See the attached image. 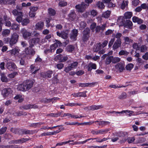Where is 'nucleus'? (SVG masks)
<instances>
[{"mask_svg": "<svg viewBox=\"0 0 148 148\" xmlns=\"http://www.w3.org/2000/svg\"><path fill=\"white\" fill-rule=\"evenodd\" d=\"M33 82L32 81H27L18 86L17 89L20 91H25L30 89L33 86Z\"/></svg>", "mask_w": 148, "mask_h": 148, "instance_id": "obj_1", "label": "nucleus"}, {"mask_svg": "<svg viewBox=\"0 0 148 148\" xmlns=\"http://www.w3.org/2000/svg\"><path fill=\"white\" fill-rule=\"evenodd\" d=\"M18 37L19 35L16 33H14L12 34L9 41V44L10 47H12L18 41Z\"/></svg>", "mask_w": 148, "mask_h": 148, "instance_id": "obj_2", "label": "nucleus"}, {"mask_svg": "<svg viewBox=\"0 0 148 148\" xmlns=\"http://www.w3.org/2000/svg\"><path fill=\"white\" fill-rule=\"evenodd\" d=\"M88 6V5L86 4L85 3L82 2L80 4L76 5L75 8L78 12H83L85 10L86 8Z\"/></svg>", "mask_w": 148, "mask_h": 148, "instance_id": "obj_3", "label": "nucleus"}, {"mask_svg": "<svg viewBox=\"0 0 148 148\" xmlns=\"http://www.w3.org/2000/svg\"><path fill=\"white\" fill-rule=\"evenodd\" d=\"M20 51V49L18 47H16L11 50L8 51L12 56H14L16 57L18 56L19 58H21L22 57V54L21 53L20 55H19Z\"/></svg>", "mask_w": 148, "mask_h": 148, "instance_id": "obj_4", "label": "nucleus"}, {"mask_svg": "<svg viewBox=\"0 0 148 148\" xmlns=\"http://www.w3.org/2000/svg\"><path fill=\"white\" fill-rule=\"evenodd\" d=\"M110 130V129H102L97 130H92L91 131V133L94 135L102 134L106 133Z\"/></svg>", "mask_w": 148, "mask_h": 148, "instance_id": "obj_5", "label": "nucleus"}, {"mask_svg": "<svg viewBox=\"0 0 148 148\" xmlns=\"http://www.w3.org/2000/svg\"><path fill=\"white\" fill-rule=\"evenodd\" d=\"M21 32L23 34V37L25 39H28L32 35L31 32H28L24 28L21 29Z\"/></svg>", "mask_w": 148, "mask_h": 148, "instance_id": "obj_6", "label": "nucleus"}, {"mask_svg": "<svg viewBox=\"0 0 148 148\" xmlns=\"http://www.w3.org/2000/svg\"><path fill=\"white\" fill-rule=\"evenodd\" d=\"M12 92L11 88H7L3 89L2 91V94L5 98L7 97L9 95H11Z\"/></svg>", "mask_w": 148, "mask_h": 148, "instance_id": "obj_7", "label": "nucleus"}, {"mask_svg": "<svg viewBox=\"0 0 148 148\" xmlns=\"http://www.w3.org/2000/svg\"><path fill=\"white\" fill-rule=\"evenodd\" d=\"M68 33L69 31L68 30L62 31L61 32H56L57 36L65 39L67 38L68 37Z\"/></svg>", "mask_w": 148, "mask_h": 148, "instance_id": "obj_8", "label": "nucleus"}, {"mask_svg": "<svg viewBox=\"0 0 148 148\" xmlns=\"http://www.w3.org/2000/svg\"><path fill=\"white\" fill-rule=\"evenodd\" d=\"M78 31L77 30L74 29L71 31L70 34V38L74 40L76 39V37L78 35Z\"/></svg>", "mask_w": 148, "mask_h": 148, "instance_id": "obj_9", "label": "nucleus"}, {"mask_svg": "<svg viewBox=\"0 0 148 148\" xmlns=\"http://www.w3.org/2000/svg\"><path fill=\"white\" fill-rule=\"evenodd\" d=\"M90 32V31L89 28H86L84 29L83 32V40L84 41H86L88 40L89 37Z\"/></svg>", "mask_w": 148, "mask_h": 148, "instance_id": "obj_10", "label": "nucleus"}, {"mask_svg": "<svg viewBox=\"0 0 148 148\" xmlns=\"http://www.w3.org/2000/svg\"><path fill=\"white\" fill-rule=\"evenodd\" d=\"M125 63L123 61L121 62L116 64L115 66V68L121 72L124 69Z\"/></svg>", "mask_w": 148, "mask_h": 148, "instance_id": "obj_11", "label": "nucleus"}, {"mask_svg": "<svg viewBox=\"0 0 148 148\" xmlns=\"http://www.w3.org/2000/svg\"><path fill=\"white\" fill-rule=\"evenodd\" d=\"M40 38H33L31 39L29 41V47H32L36 43L39 42Z\"/></svg>", "mask_w": 148, "mask_h": 148, "instance_id": "obj_12", "label": "nucleus"}, {"mask_svg": "<svg viewBox=\"0 0 148 148\" xmlns=\"http://www.w3.org/2000/svg\"><path fill=\"white\" fill-rule=\"evenodd\" d=\"M7 68L10 71H14L16 67L15 64L13 63L8 62L6 65Z\"/></svg>", "mask_w": 148, "mask_h": 148, "instance_id": "obj_13", "label": "nucleus"}, {"mask_svg": "<svg viewBox=\"0 0 148 148\" xmlns=\"http://www.w3.org/2000/svg\"><path fill=\"white\" fill-rule=\"evenodd\" d=\"M103 2L107 4V7L110 8H114L116 5L111 2V0H104Z\"/></svg>", "mask_w": 148, "mask_h": 148, "instance_id": "obj_14", "label": "nucleus"}, {"mask_svg": "<svg viewBox=\"0 0 148 148\" xmlns=\"http://www.w3.org/2000/svg\"><path fill=\"white\" fill-rule=\"evenodd\" d=\"M53 72L51 71H49L45 73H42L41 76L43 78H51Z\"/></svg>", "mask_w": 148, "mask_h": 148, "instance_id": "obj_15", "label": "nucleus"}, {"mask_svg": "<svg viewBox=\"0 0 148 148\" xmlns=\"http://www.w3.org/2000/svg\"><path fill=\"white\" fill-rule=\"evenodd\" d=\"M76 18V15L74 11H72L68 15V19L70 21H74Z\"/></svg>", "mask_w": 148, "mask_h": 148, "instance_id": "obj_16", "label": "nucleus"}, {"mask_svg": "<svg viewBox=\"0 0 148 148\" xmlns=\"http://www.w3.org/2000/svg\"><path fill=\"white\" fill-rule=\"evenodd\" d=\"M28 140V139L27 138H23L20 140H14L10 142V143H13V144H18V143H22L24 142H25L26 141Z\"/></svg>", "mask_w": 148, "mask_h": 148, "instance_id": "obj_17", "label": "nucleus"}, {"mask_svg": "<svg viewBox=\"0 0 148 148\" xmlns=\"http://www.w3.org/2000/svg\"><path fill=\"white\" fill-rule=\"evenodd\" d=\"M96 82L88 83H79L78 85L79 86L83 87H91L95 85Z\"/></svg>", "mask_w": 148, "mask_h": 148, "instance_id": "obj_18", "label": "nucleus"}, {"mask_svg": "<svg viewBox=\"0 0 148 148\" xmlns=\"http://www.w3.org/2000/svg\"><path fill=\"white\" fill-rule=\"evenodd\" d=\"M37 108V106L36 105H25L20 107V108L21 109H24L27 110L32 108Z\"/></svg>", "mask_w": 148, "mask_h": 148, "instance_id": "obj_19", "label": "nucleus"}, {"mask_svg": "<svg viewBox=\"0 0 148 148\" xmlns=\"http://www.w3.org/2000/svg\"><path fill=\"white\" fill-rule=\"evenodd\" d=\"M125 22V18L123 16H120L117 19V22L119 26H123Z\"/></svg>", "mask_w": 148, "mask_h": 148, "instance_id": "obj_20", "label": "nucleus"}, {"mask_svg": "<svg viewBox=\"0 0 148 148\" xmlns=\"http://www.w3.org/2000/svg\"><path fill=\"white\" fill-rule=\"evenodd\" d=\"M44 25L43 22L41 21L38 22L35 25L36 29L38 30H41L43 29Z\"/></svg>", "mask_w": 148, "mask_h": 148, "instance_id": "obj_21", "label": "nucleus"}, {"mask_svg": "<svg viewBox=\"0 0 148 148\" xmlns=\"http://www.w3.org/2000/svg\"><path fill=\"white\" fill-rule=\"evenodd\" d=\"M121 44V42L120 39H118L114 42L113 46V49H116L119 47Z\"/></svg>", "mask_w": 148, "mask_h": 148, "instance_id": "obj_22", "label": "nucleus"}, {"mask_svg": "<svg viewBox=\"0 0 148 148\" xmlns=\"http://www.w3.org/2000/svg\"><path fill=\"white\" fill-rule=\"evenodd\" d=\"M96 65L95 64L90 63L88 65V71H91L92 69H96Z\"/></svg>", "mask_w": 148, "mask_h": 148, "instance_id": "obj_23", "label": "nucleus"}, {"mask_svg": "<svg viewBox=\"0 0 148 148\" xmlns=\"http://www.w3.org/2000/svg\"><path fill=\"white\" fill-rule=\"evenodd\" d=\"M1 80L2 82H8L9 81V79L7 78L5 75L4 73H2L1 74Z\"/></svg>", "mask_w": 148, "mask_h": 148, "instance_id": "obj_24", "label": "nucleus"}, {"mask_svg": "<svg viewBox=\"0 0 148 148\" xmlns=\"http://www.w3.org/2000/svg\"><path fill=\"white\" fill-rule=\"evenodd\" d=\"M17 17L16 18V21L19 23L22 21V17L23 16V14L22 12H19L18 14L17 15Z\"/></svg>", "mask_w": 148, "mask_h": 148, "instance_id": "obj_25", "label": "nucleus"}, {"mask_svg": "<svg viewBox=\"0 0 148 148\" xmlns=\"http://www.w3.org/2000/svg\"><path fill=\"white\" fill-rule=\"evenodd\" d=\"M132 21L134 22L137 23L139 24H141L143 22L142 20L136 16H134L132 18Z\"/></svg>", "mask_w": 148, "mask_h": 148, "instance_id": "obj_26", "label": "nucleus"}, {"mask_svg": "<svg viewBox=\"0 0 148 148\" xmlns=\"http://www.w3.org/2000/svg\"><path fill=\"white\" fill-rule=\"evenodd\" d=\"M132 13L131 12H125L124 15V17L126 19H130L132 17Z\"/></svg>", "mask_w": 148, "mask_h": 148, "instance_id": "obj_27", "label": "nucleus"}, {"mask_svg": "<svg viewBox=\"0 0 148 148\" xmlns=\"http://www.w3.org/2000/svg\"><path fill=\"white\" fill-rule=\"evenodd\" d=\"M96 122L98 123V124L99 125H101L103 126L107 125H108L110 123V122L108 121H95V123H96Z\"/></svg>", "mask_w": 148, "mask_h": 148, "instance_id": "obj_28", "label": "nucleus"}, {"mask_svg": "<svg viewBox=\"0 0 148 148\" xmlns=\"http://www.w3.org/2000/svg\"><path fill=\"white\" fill-rule=\"evenodd\" d=\"M101 44L99 43L96 44L94 47L93 50L94 51L97 52L102 49Z\"/></svg>", "mask_w": 148, "mask_h": 148, "instance_id": "obj_29", "label": "nucleus"}, {"mask_svg": "<svg viewBox=\"0 0 148 148\" xmlns=\"http://www.w3.org/2000/svg\"><path fill=\"white\" fill-rule=\"evenodd\" d=\"M10 33V31L9 29H5L3 31L2 34L3 36H8Z\"/></svg>", "mask_w": 148, "mask_h": 148, "instance_id": "obj_30", "label": "nucleus"}, {"mask_svg": "<svg viewBox=\"0 0 148 148\" xmlns=\"http://www.w3.org/2000/svg\"><path fill=\"white\" fill-rule=\"evenodd\" d=\"M58 47V45L56 43L52 45L50 47V49L48 50L49 52L53 51Z\"/></svg>", "mask_w": 148, "mask_h": 148, "instance_id": "obj_31", "label": "nucleus"}, {"mask_svg": "<svg viewBox=\"0 0 148 148\" xmlns=\"http://www.w3.org/2000/svg\"><path fill=\"white\" fill-rule=\"evenodd\" d=\"M14 99H18V102H21L23 100V96L21 95H17L14 97Z\"/></svg>", "mask_w": 148, "mask_h": 148, "instance_id": "obj_32", "label": "nucleus"}, {"mask_svg": "<svg viewBox=\"0 0 148 148\" xmlns=\"http://www.w3.org/2000/svg\"><path fill=\"white\" fill-rule=\"evenodd\" d=\"M112 56H110L107 57L105 61V64L107 65L109 64L111 62H112Z\"/></svg>", "mask_w": 148, "mask_h": 148, "instance_id": "obj_33", "label": "nucleus"}, {"mask_svg": "<svg viewBox=\"0 0 148 148\" xmlns=\"http://www.w3.org/2000/svg\"><path fill=\"white\" fill-rule=\"evenodd\" d=\"M103 107L102 106H90L89 109L92 110H95L100 109L103 108Z\"/></svg>", "mask_w": 148, "mask_h": 148, "instance_id": "obj_34", "label": "nucleus"}, {"mask_svg": "<svg viewBox=\"0 0 148 148\" xmlns=\"http://www.w3.org/2000/svg\"><path fill=\"white\" fill-rule=\"evenodd\" d=\"M11 27V29L14 30H18L19 29V25L15 23L12 24Z\"/></svg>", "mask_w": 148, "mask_h": 148, "instance_id": "obj_35", "label": "nucleus"}, {"mask_svg": "<svg viewBox=\"0 0 148 148\" xmlns=\"http://www.w3.org/2000/svg\"><path fill=\"white\" fill-rule=\"evenodd\" d=\"M124 42L126 44H129L130 42H132V40L127 37H123Z\"/></svg>", "mask_w": 148, "mask_h": 148, "instance_id": "obj_36", "label": "nucleus"}, {"mask_svg": "<svg viewBox=\"0 0 148 148\" xmlns=\"http://www.w3.org/2000/svg\"><path fill=\"white\" fill-rule=\"evenodd\" d=\"M2 2L4 4H12L14 3L15 0H2Z\"/></svg>", "mask_w": 148, "mask_h": 148, "instance_id": "obj_37", "label": "nucleus"}, {"mask_svg": "<svg viewBox=\"0 0 148 148\" xmlns=\"http://www.w3.org/2000/svg\"><path fill=\"white\" fill-rule=\"evenodd\" d=\"M96 5L100 9H103L105 7V5L103 3L101 2H98L97 3Z\"/></svg>", "mask_w": 148, "mask_h": 148, "instance_id": "obj_38", "label": "nucleus"}, {"mask_svg": "<svg viewBox=\"0 0 148 148\" xmlns=\"http://www.w3.org/2000/svg\"><path fill=\"white\" fill-rule=\"evenodd\" d=\"M84 117V116H82L80 114L74 115V114H71L70 116V117H71V118L73 119L80 118Z\"/></svg>", "mask_w": 148, "mask_h": 148, "instance_id": "obj_39", "label": "nucleus"}, {"mask_svg": "<svg viewBox=\"0 0 148 148\" xmlns=\"http://www.w3.org/2000/svg\"><path fill=\"white\" fill-rule=\"evenodd\" d=\"M128 1H123L121 5V8L123 10L125 9V7L127 5Z\"/></svg>", "mask_w": 148, "mask_h": 148, "instance_id": "obj_40", "label": "nucleus"}, {"mask_svg": "<svg viewBox=\"0 0 148 148\" xmlns=\"http://www.w3.org/2000/svg\"><path fill=\"white\" fill-rule=\"evenodd\" d=\"M90 139H87L83 141L75 142L73 143H71V144L72 145H74L76 144H83L86 143L88 141L90 140Z\"/></svg>", "mask_w": 148, "mask_h": 148, "instance_id": "obj_41", "label": "nucleus"}, {"mask_svg": "<svg viewBox=\"0 0 148 148\" xmlns=\"http://www.w3.org/2000/svg\"><path fill=\"white\" fill-rule=\"evenodd\" d=\"M126 26L129 28H131L132 26V23L131 21L127 20L126 21Z\"/></svg>", "mask_w": 148, "mask_h": 148, "instance_id": "obj_42", "label": "nucleus"}, {"mask_svg": "<svg viewBox=\"0 0 148 148\" xmlns=\"http://www.w3.org/2000/svg\"><path fill=\"white\" fill-rule=\"evenodd\" d=\"M112 62L113 63H116L119 62L120 61V59L118 57H114L112 56Z\"/></svg>", "mask_w": 148, "mask_h": 148, "instance_id": "obj_43", "label": "nucleus"}, {"mask_svg": "<svg viewBox=\"0 0 148 148\" xmlns=\"http://www.w3.org/2000/svg\"><path fill=\"white\" fill-rule=\"evenodd\" d=\"M22 24L23 25H27L29 23V20L28 18L24 19L21 22Z\"/></svg>", "mask_w": 148, "mask_h": 148, "instance_id": "obj_44", "label": "nucleus"}, {"mask_svg": "<svg viewBox=\"0 0 148 148\" xmlns=\"http://www.w3.org/2000/svg\"><path fill=\"white\" fill-rule=\"evenodd\" d=\"M110 12L109 11H107L104 12L102 15L103 17L105 18H108L110 16Z\"/></svg>", "mask_w": 148, "mask_h": 148, "instance_id": "obj_45", "label": "nucleus"}, {"mask_svg": "<svg viewBox=\"0 0 148 148\" xmlns=\"http://www.w3.org/2000/svg\"><path fill=\"white\" fill-rule=\"evenodd\" d=\"M67 5V2L66 1H60L58 4L59 6L60 7H64L66 6Z\"/></svg>", "mask_w": 148, "mask_h": 148, "instance_id": "obj_46", "label": "nucleus"}, {"mask_svg": "<svg viewBox=\"0 0 148 148\" xmlns=\"http://www.w3.org/2000/svg\"><path fill=\"white\" fill-rule=\"evenodd\" d=\"M48 13L51 16H54L56 14V12L54 10L50 8L48 9Z\"/></svg>", "mask_w": 148, "mask_h": 148, "instance_id": "obj_47", "label": "nucleus"}, {"mask_svg": "<svg viewBox=\"0 0 148 148\" xmlns=\"http://www.w3.org/2000/svg\"><path fill=\"white\" fill-rule=\"evenodd\" d=\"M25 53H23L22 57L25 56L26 55L30 54V49H29V48H25Z\"/></svg>", "mask_w": 148, "mask_h": 148, "instance_id": "obj_48", "label": "nucleus"}, {"mask_svg": "<svg viewBox=\"0 0 148 148\" xmlns=\"http://www.w3.org/2000/svg\"><path fill=\"white\" fill-rule=\"evenodd\" d=\"M134 65L132 63H130L126 66V69L127 70H131L134 67Z\"/></svg>", "mask_w": 148, "mask_h": 148, "instance_id": "obj_49", "label": "nucleus"}, {"mask_svg": "<svg viewBox=\"0 0 148 148\" xmlns=\"http://www.w3.org/2000/svg\"><path fill=\"white\" fill-rule=\"evenodd\" d=\"M129 53L126 51L122 50L119 52V55H124V56H127Z\"/></svg>", "mask_w": 148, "mask_h": 148, "instance_id": "obj_50", "label": "nucleus"}, {"mask_svg": "<svg viewBox=\"0 0 148 148\" xmlns=\"http://www.w3.org/2000/svg\"><path fill=\"white\" fill-rule=\"evenodd\" d=\"M73 140H69L67 141H66V142H61V143H58L57 144H56V146H58V145H59V146L62 145H63L65 144H67L68 143H69L70 142H73Z\"/></svg>", "mask_w": 148, "mask_h": 148, "instance_id": "obj_51", "label": "nucleus"}, {"mask_svg": "<svg viewBox=\"0 0 148 148\" xmlns=\"http://www.w3.org/2000/svg\"><path fill=\"white\" fill-rule=\"evenodd\" d=\"M139 0H133L132 1V5L134 6H136L139 4Z\"/></svg>", "mask_w": 148, "mask_h": 148, "instance_id": "obj_52", "label": "nucleus"}, {"mask_svg": "<svg viewBox=\"0 0 148 148\" xmlns=\"http://www.w3.org/2000/svg\"><path fill=\"white\" fill-rule=\"evenodd\" d=\"M122 36V34L121 33H118L116 35L114 34H113L112 37H115L117 38H120Z\"/></svg>", "mask_w": 148, "mask_h": 148, "instance_id": "obj_53", "label": "nucleus"}, {"mask_svg": "<svg viewBox=\"0 0 148 148\" xmlns=\"http://www.w3.org/2000/svg\"><path fill=\"white\" fill-rule=\"evenodd\" d=\"M58 75H55L52 78V81L54 83H57L59 82V80L58 79Z\"/></svg>", "mask_w": 148, "mask_h": 148, "instance_id": "obj_54", "label": "nucleus"}, {"mask_svg": "<svg viewBox=\"0 0 148 148\" xmlns=\"http://www.w3.org/2000/svg\"><path fill=\"white\" fill-rule=\"evenodd\" d=\"M42 124V123H33L31 124V126L33 127H38Z\"/></svg>", "mask_w": 148, "mask_h": 148, "instance_id": "obj_55", "label": "nucleus"}, {"mask_svg": "<svg viewBox=\"0 0 148 148\" xmlns=\"http://www.w3.org/2000/svg\"><path fill=\"white\" fill-rule=\"evenodd\" d=\"M74 48L73 46L70 45L67 46V49L68 51L71 52L74 50Z\"/></svg>", "mask_w": 148, "mask_h": 148, "instance_id": "obj_56", "label": "nucleus"}, {"mask_svg": "<svg viewBox=\"0 0 148 148\" xmlns=\"http://www.w3.org/2000/svg\"><path fill=\"white\" fill-rule=\"evenodd\" d=\"M135 140V138L134 137H129L127 139V142L129 143H132Z\"/></svg>", "mask_w": 148, "mask_h": 148, "instance_id": "obj_57", "label": "nucleus"}, {"mask_svg": "<svg viewBox=\"0 0 148 148\" xmlns=\"http://www.w3.org/2000/svg\"><path fill=\"white\" fill-rule=\"evenodd\" d=\"M38 9V8L37 7H31L29 8L30 10L34 12L37 11Z\"/></svg>", "mask_w": 148, "mask_h": 148, "instance_id": "obj_58", "label": "nucleus"}, {"mask_svg": "<svg viewBox=\"0 0 148 148\" xmlns=\"http://www.w3.org/2000/svg\"><path fill=\"white\" fill-rule=\"evenodd\" d=\"M77 64L78 62H75L71 64L70 66L73 69L75 68L77 66Z\"/></svg>", "mask_w": 148, "mask_h": 148, "instance_id": "obj_59", "label": "nucleus"}, {"mask_svg": "<svg viewBox=\"0 0 148 148\" xmlns=\"http://www.w3.org/2000/svg\"><path fill=\"white\" fill-rule=\"evenodd\" d=\"M72 69L71 66H68L67 67L65 68L64 71L66 73H68Z\"/></svg>", "mask_w": 148, "mask_h": 148, "instance_id": "obj_60", "label": "nucleus"}, {"mask_svg": "<svg viewBox=\"0 0 148 148\" xmlns=\"http://www.w3.org/2000/svg\"><path fill=\"white\" fill-rule=\"evenodd\" d=\"M126 97V94L124 92L122 93L121 95L119 96V98L120 99H125Z\"/></svg>", "mask_w": 148, "mask_h": 148, "instance_id": "obj_61", "label": "nucleus"}, {"mask_svg": "<svg viewBox=\"0 0 148 148\" xmlns=\"http://www.w3.org/2000/svg\"><path fill=\"white\" fill-rule=\"evenodd\" d=\"M147 47L145 45L142 46L140 47V51L142 52H144L147 50Z\"/></svg>", "mask_w": 148, "mask_h": 148, "instance_id": "obj_62", "label": "nucleus"}, {"mask_svg": "<svg viewBox=\"0 0 148 148\" xmlns=\"http://www.w3.org/2000/svg\"><path fill=\"white\" fill-rule=\"evenodd\" d=\"M97 13V12L94 10H92L90 11V15L94 17L95 16Z\"/></svg>", "mask_w": 148, "mask_h": 148, "instance_id": "obj_63", "label": "nucleus"}, {"mask_svg": "<svg viewBox=\"0 0 148 148\" xmlns=\"http://www.w3.org/2000/svg\"><path fill=\"white\" fill-rule=\"evenodd\" d=\"M64 66V64L62 63H59L58 64L56 65L57 68L59 69H62Z\"/></svg>", "mask_w": 148, "mask_h": 148, "instance_id": "obj_64", "label": "nucleus"}]
</instances>
